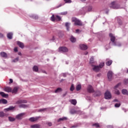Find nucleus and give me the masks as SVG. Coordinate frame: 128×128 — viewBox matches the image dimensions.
<instances>
[{
  "label": "nucleus",
  "instance_id": "1",
  "mask_svg": "<svg viewBox=\"0 0 128 128\" xmlns=\"http://www.w3.org/2000/svg\"><path fill=\"white\" fill-rule=\"evenodd\" d=\"M104 62H102L100 64L99 66L92 64L91 66L92 68V70H94V72H100V68H104Z\"/></svg>",
  "mask_w": 128,
  "mask_h": 128
},
{
  "label": "nucleus",
  "instance_id": "2",
  "mask_svg": "<svg viewBox=\"0 0 128 128\" xmlns=\"http://www.w3.org/2000/svg\"><path fill=\"white\" fill-rule=\"evenodd\" d=\"M72 22H74V26H82V22L76 18H72Z\"/></svg>",
  "mask_w": 128,
  "mask_h": 128
},
{
  "label": "nucleus",
  "instance_id": "3",
  "mask_svg": "<svg viewBox=\"0 0 128 128\" xmlns=\"http://www.w3.org/2000/svg\"><path fill=\"white\" fill-rule=\"evenodd\" d=\"M110 6L112 8H115L116 10H118V8H120V4H118L116 2H112L110 4Z\"/></svg>",
  "mask_w": 128,
  "mask_h": 128
},
{
  "label": "nucleus",
  "instance_id": "4",
  "mask_svg": "<svg viewBox=\"0 0 128 128\" xmlns=\"http://www.w3.org/2000/svg\"><path fill=\"white\" fill-rule=\"evenodd\" d=\"M24 116H26V112L20 113L16 116V118L18 120H20L24 118Z\"/></svg>",
  "mask_w": 128,
  "mask_h": 128
},
{
  "label": "nucleus",
  "instance_id": "5",
  "mask_svg": "<svg viewBox=\"0 0 128 128\" xmlns=\"http://www.w3.org/2000/svg\"><path fill=\"white\" fill-rule=\"evenodd\" d=\"M104 98L106 100H110L112 98V94L108 90L104 94Z\"/></svg>",
  "mask_w": 128,
  "mask_h": 128
},
{
  "label": "nucleus",
  "instance_id": "6",
  "mask_svg": "<svg viewBox=\"0 0 128 128\" xmlns=\"http://www.w3.org/2000/svg\"><path fill=\"white\" fill-rule=\"evenodd\" d=\"M58 50L60 52H68V49L66 47H60L58 48Z\"/></svg>",
  "mask_w": 128,
  "mask_h": 128
},
{
  "label": "nucleus",
  "instance_id": "7",
  "mask_svg": "<svg viewBox=\"0 0 128 128\" xmlns=\"http://www.w3.org/2000/svg\"><path fill=\"white\" fill-rule=\"evenodd\" d=\"M120 83H119L117 84L114 88V91H115V94H120V91L118 90V88L120 87Z\"/></svg>",
  "mask_w": 128,
  "mask_h": 128
},
{
  "label": "nucleus",
  "instance_id": "8",
  "mask_svg": "<svg viewBox=\"0 0 128 128\" xmlns=\"http://www.w3.org/2000/svg\"><path fill=\"white\" fill-rule=\"evenodd\" d=\"M112 74H114L112 73V72L109 71L108 72L107 74V76L109 80H112Z\"/></svg>",
  "mask_w": 128,
  "mask_h": 128
},
{
  "label": "nucleus",
  "instance_id": "9",
  "mask_svg": "<svg viewBox=\"0 0 128 128\" xmlns=\"http://www.w3.org/2000/svg\"><path fill=\"white\" fill-rule=\"evenodd\" d=\"M14 108H16L15 106H10L9 108L4 109V112H10V110H14Z\"/></svg>",
  "mask_w": 128,
  "mask_h": 128
},
{
  "label": "nucleus",
  "instance_id": "10",
  "mask_svg": "<svg viewBox=\"0 0 128 128\" xmlns=\"http://www.w3.org/2000/svg\"><path fill=\"white\" fill-rule=\"evenodd\" d=\"M79 46L80 50H88V46L84 44H80Z\"/></svg>",
  "mask_w": 128,
  "mask_h": 128
},
{
  "label": "nucleus",
  "instance_id": "11",
  "mask_svg": "<svg viewBox=\"0 0 128 128\" xmlns=\"http://www.w3.org/2000/svg\"><path fill=\"white\" fill-rule=\"evenodd\" d=\"M28 101L24 100H20L16 102V104H26Z\"/></svg>",
  "mask_w": 128,
  "mask_h": 128
},
{
  "label": "nucleus",
  "instance_id": "12",
  "mask_svg": "<svg viewBox=\"0 0 128 128\" xmlns=\"http://www.w3.org/2000/svg\"><path fill=\"white\" fill-rule=\"evenodd\" d=\"M87 90L88 92H94V88H92V86L90 85L88 86Z\"/></svg>",
  "mask_w": 128,
  "mask_h": 128
},
{
  "label": "nucleus",
  "instance_id": "13",
  "mask_svg": "<svg viewBox=\"0 0 128 128\" xmlns=\"http://www.w3.org/2000/svg\"><path fill=\"white\" fill-rule=\"evenodd\" d=\"M80 110H76L74 109H72L70 110V113L72 114H80Z\"/></svg>",
  "mask_w": 128,
  "mask_h": 128
},
{
  "label": "nucleus",
  "instance_id": "14",
  "mask_svg": "<svg viewBox=\"0 0 128 128\" xmlns=\"http://www.w3.org/2000/svg\"><path fill=\"white\" fill-rule=\"evenodd\" d=\"M38 118H40V117H32V118H30V119H29V120L30 122H36V120H38Z\"/></svg>",
  "mask_w": 128,
  "mask_h": 128
},
{
  "label": "nucleus",
  "instance_id": "15",
  "mask_svg": "<svg viewBox=\"0 0 128 128\" xmlns=\"http://www.w3.org/2000/svg\"><path fill=\"white\" fill-rule=\"evenodd\" d=\"M109 36L110 38L111 42H114V40H116V37H114V34H110Z\"/></svg>",
  "mask_w": 128,
  "mask_h": 128
},
{
  "label": "nucleus",
  "instance_id": "16",
  "mask_svg": "<svg viewBox=\"0 0 128 128\" xmlns=\"http://www.w3.org/2000/svg\"><path fill=\"white\" fill-rule=\"evenodd\" d=\"M68 120V118L66 117H62L60 118L57 120L58 122H64V120Z\"/></svg>",
  "mask_w": 128,
  "mask_h": 128
},
{
  "label": "nucleus",
  "instance_id": "17",
  "mask_svg": "<svg viewBox=\"0 0 128 128\" xmlns=\"http://www.w3.org/2000/svg\"><path fill=\"white\" fill-rule=\"evenodd\" d=\"M18 87H14L13 90H12L11 92L12 94H16L18 92Z\"/></svg>",
  "mask_w": 128,
  "mask_h": 128
},
{
  "label": "nucleus",
  "instance_id": "18",
  "mask_svg": "<svg viewBox=\"0 0 128 128\" xmlns=\"http://www.w3.org/2000/svg\"><path fill=\"white\" fill-rule=\"evenodd\" d=\"M12 88L10 87H6L4 88V92H12Z\"/></svg>",
  "mask_w": 128,
  "mask_h": 128
},
{
  "label": "nucleus",
  "instance_id": "19",
  "mask_svg": "<svg viewBox=\"0 0 128 128\" xmlns=\"http://www.w3.org/2000/svg\"><path fill=\"white\" fill-rule=\"evenodd\" d=\"M17 44L20 46V48H24V43L20 42H17Z\"/></svg>",
  "mask_w": 128,
  "mask_h": 128
},
{
  "label": "nucleus",
  "instance_id": "20",
  "mask_svg": "<svg viewBox=\"0 0 128 128\" xmlns=\"http://www.w3.org/2000/svg\"><path fill=\"white\" fill-rule=\"evenodd\" d=\"M30 18H32L34 20H38V16L36 14H32L30 16Z\"/></svg>",
  "mask_w": 128,
  "mask_h": 128
},
{
  "label": "nucleus",
  "instance_id": "21",
  "mask_svg": "<svg viewBox=\"0 0 128 128\" xmlns=\"http://www.w3.org/2000/svg\"><path fill=\"white\" fill-rule=\"evenodd\" d=\"M116 20L118 22V23L120 26H122V20H120V18L118 17L116 18Z\"/></svg>",
  "mask_w": 128,
  "mask_h": 128
},
{
  "label": "nucleus",
  "instance_id": "22",
  "mask_svg": "<svg viewBox=\"0 0 128 128\" xmlns=\"http://www.w3.org/2000/svg\"><path fill=\"white\" fill-rule=\"evenodd\" d=\"M40 125L38 124H34L30 126V128H40Z\"/></svg>",
  "mask_w": 128,
  "mask_h": 128
},
{
  "label": "nucleus",
  "instance_id": "23",
  "mask_svg": "<svg viewBox=\"0 0 128 128\" xmlns=\"http://www.w3.org/2000/svg\"><path fill=\"white\" fill-rule=\"evenodd\" d=\"M8 119L9 122H15L16 120V118L12 116H8Z\"/></svg>",
  "mask_w": 128,
  "mask_h": 128
},
{
  "label": "nucleus",
  "instance_id": "24",
  "mask_svg": "<svg viewBox=\"0 0 128 128\" xmlns=\"http://www.w3.org/2000/svg\"><path fill=\"white\" fill-rule=\"evenodd\" d=\"M70 40L72 42H76V39L74 36H71L70 38Z\"/></svg>",
  "mask_w": 128,
  "mask_h": 128
},
{
  "label": "nucleus",
  "instance_id": "25",
  "mask_svg": "<svg viewBox=\"0 0 128 128\" xmlns=\"http://www.w3.org/2000/svg\"><path fill=\"white\" fill-rule=\"evenodd\" d=\"M0 96H2L3 98H6V97L8 96V94H5V93L4 92H0Z\"/></svg>",
  "mask_w": 128,
  "mask_h": 128
},
{
  "label": "nucleus",
  "instance_id": "26",
  "mask_svg": "<svg viewBox=\"0 0 128 128\" xmlns=\"http://www.w3.org/2000/svg\"><path fill=\"white\" fill-rule=\"evenodd\" d=\"M46 110H48V108H43L38 110V112H46Z\"/></svg>",
  "mask_w": 128,
  "mask_h": 128
},
{
  "label": "nucleus",
  "instance_id": "27",
  "mask_svg": "<svg viewBox=\"0 0 128 128\" xmlns=\"http://www.w3.org/2000/svg\"><path fill=\"white\" fill-rule=\"evenodd\" d=\"M0 56H2V58H8V54L4 52H2L0 53Z\"/></svg>",
  "mask_w": 128,
  "mask_h": 128
},
{
  "label": "nucleus",
  "instance_id": "28",
  "mask_svg": "<svg viewBox=\"0 0 128 128\" xmlns=\"http://www.w3.org/2000/svg\"><path fill=\"white\" fill-rule=\"evenodd\" d=\"M70 22H66V24H65V26H66V30H70Z\"/></svg>",
  "mask_w": 128,
  "mask_h": 128
},
{
  "label": "nucleus",
  "instance_id": "29",
  "mask_svg": "<svg viewBox=\"0 0 128 128\" xmlns=\"http://www.w3.org/2000/svg\"><path fill=\"white\" fill-rule=\"evenodd\" d=\"M72 104L76 106V100H70Z\"/></svg>",
  "mask_w": 128,
  "mask_h": 128
},
{
  "label": "nucleus",
  "instance_id": "30",
  "mask_svg": "<svg viewBox=\"0 0 128 128\" xmlns=\"http://www.w3.org/2000/svg\"><path fill=\"white\" fill-rule=\"evenodd\" d=\"M94 56H92L90 58V64L92 65L93 64H94Z\"/></svg>",
  "mask_w": 128,
  "mask_h": 128
},
{
  "label": "nucleus",
  "instance_id": "31",
  "mask_svg": "<svg viewBox=\"0 0 128 128\" xmlns=\"http://www.w3.org/2000/svg\"><path fill=\"white\" fill-rule=\"evenodd\" d=\"M7 37L10 40H12V33L10 32V33H8V34H7Z\"/></svg>",
  "mask_w": 128,
  "mask_h": 128
},
{
  "label": "nucleus",
  "instance_id": "32",
  "mask_svg": "<svg viewBox=\"0 0 128 128\" xmlns=\"http://www.w3.org/2000/svg\"><path fill=\"white\" fill-rule=\"evenodd\" d=\"M81 88H82V85H80V84H78L76 86V90L77 91L80 90Z\"/></svg>",
  "mask_w": 128,
  "mask_h": 128
},
{
  "label": "nucleus",
  "instance_id": "33",
  "mask_svg": "<svg viewBox=\"0 0 128 128\" xmlns=\"http://www.w3.org/2000/svg\"><path fill=\"white\" fill-rule=\"evenodd\" d=\"M122 94H127L128 96V92L126 90H124V89L122 90Z\"/></svg>",
  "mask_w": 128,
  "mask_h": 128
},
{
  "label": "nucleus",
  "instance_id": "34",
  "mask_svg": "<svg viewBox=\"0 0 128 128\" xmlns=\"http://www.w3.org/2000/svg\"><path fill=\"white\" fill-rule=\"evenodd\" d=\"M1 104H8V100L6 99H1Z\"/></svg>",
  "mask_w": 128,
  "mask_h": 128
},
{
  "label": "nucleus",
  "instance_id": "35",
  "mask_svg": "<svg viewBox=\"0 0 128 128\" xmlns=\"http://www.w3.org/2000/svg\"><path fill=\"white\" fill-rule=\"evenodd\" d=\"M62 90L61 88H58L54 92L56 94H58V92H62Z\"/></svg>",
  "mask_w": 128,
  "mask_h": 128
},
{
  "label": "nucleus",
  "instance_id": "36",
  "mask_svg": "<svg viewBox=\"0 0 128 128\" xmlns=\"http://www.w3.org/2000/svg\"><path fill=\"white\" fill-rule=\"evenodd\" d=\"M18 60H20V58H18H18L12 60V62H18Z\"/></svg>",
  "mask_w": 128,
  "mask_h": 128
},
{
  "label": "nucleus",
  "instance_id": "37",
  "mask_svg": "<svg viewBox=\"0 0 128 128\" xmlns=\"http://www.w3.org/2000/svg\"><path fill=\"white\" fill-rule=\"evenodd\" d=\"M112 64V60H108L106 62V66H110Z\"/></svg>",
  "mask_w": 128,
  "mask_h": 128
},
{
  "label": "nucleus",
  "instance_id": "38",
  "mask_svg": "<svg viewBox=\"0 0 128 128\" xmlns=\"http://www.w3.org/2000/svg\"><path fill=\"white\" fill-rule=\"evenodd\" d=\"M33 70L34 72H38V68L37 66H34L33 67Z\"/></svg>",
  "mask_w": 128,
  "mask_h": 128
},
{
  "label": "nucleus",
  "instance_id": "39",
  "mask_svg": "<svg viewBox=\"0 0 128 128\" xmlns=\"http://www.w3.org/2000/svg\"><path fill=\"white\" fill-rule=\"evenodd\" d=\"M62 20V18H60V16H56V20L60 22V20Z\"/></svg>",
  "mask_w": 128,
  "mask_h": 128
},
{
  "label": "nucleus",
  "instance_id": "40",
  "mask_svg": "<svg viewBox=\"0 0 128 128\" xmlns=\"http://www.w3.org/2000/svg\"><path fill=\"white\" fill-rule=\"evenodd\" d=\"M74 84H72L70 88V90L71 92H74Z\"/></svg>",
  "mask_w": 128,
  "mask_h": 128
},
{
  "label": "nucleus",
  "instance_id": "41",
  "mask_svg": "<svg viewBox=\"0 0 128 128\" xmlns=\"http://www.w3.org/2000/svg\"><path fill=\"white\" fill-rule=\"evenodd\" d=\"M20 108H28V105L22 104L19 106Z\"/></svg>",
  "mask_w": 128,
  "mask_h": 128
},
{
  "label": "nucleus",
  "instance_id": "42",
  "mask_svg": "<svg viewBox=\"0 0 128 128\" xmlns=\"http://www.w3.org/2000/svg\"><path fill=\"white\" fill-rule=\"evenodd\" d=\"M50 18L52 22H54V20H56V18H54V14Z\"/></svg>",
  "mask_w": 128,
  "mask_h": 128
},
{
  "label": "nucleus",
  "instance_id": "43",
  "mask_svg": "<svg viewBox=\"0 0 128 128\" xmlns=\"http://www.w3.org/2000/svg\"><path fill=\"white\" fill-rule=\"evenodd\" d=\"M60 14H61L62 16H66V14H68V12H61Z\"/></svg>",
  "mask_w": 128,
  "mask_h": 128
},
{
  "label": "nucleus",
  "instance_id": "44",
  "mask_svg": "<svg viewBox=\"0 0 128 128\" xmlns=\"http://www.w3.org/2000/svg\"><path fill=\"white\" fill-rule=\"evenodd\" d=\"M0 116L1 118H4V113L2 112H0Z\"/></svg>",
  "mask_w": 128,
  "mask_h": 128
},
{
  "label": "nucleus",
  "instance_id": "45",
  "mask_svg": "<svg viewBox=\"0 0 128 128\" xmlns=\"http://www.w3.org/2000/svg\"><path fill=\"white\" fill-rule=\"evenodd\" d=\"M64 2H66V4H70V2H72L71 0H64Z\"/></svg>",
  "mask_w": 128,
  "mask_h": 128
},
{
  "label": "nucleus",
  "instance_id": "46",
  "mask_svg": "<svg viewBox=\"0 0 128 128\" xmlns=\"http://www.w3.org/2000/svg\"><path fill=\"white\" fill-rule=\"evenodd\" d=\"M115 108H120V104L118 103V104H116L114 105Z\"/></svg>",
  "mask_w": 128,
  "mask_h": 128
},
{
  "label": "nucleus",
  "instance_id": "47",
  "mask_svg": "<svg viewBox=\"0 0 128 128\" xmlns=\"http://www.w3.org/2000/svg\"><path fill=\"white\" fill-rule=\"evenodd\" d=\"M88 12H92V6H90L88 8Z\"/></svg>",
  "mask_w": 128,
  "mask_h": 128
},
{
  "label": "nucleus",
  "instance_id": "48",
  "mask_svg": "<svg viewBox=\"0 0 128 128\" xmlns=\"http://www.w3.org/2000/svg\"><path fill=\"white\" fill-rule=\"evenodd\" d=\"M114 46H122V44L120 43H117L116 44H114Z\"/></svg>",
  "mask_w": 128,
  "mask_h": 128
},
{
  "label": "nucleus",
  "instance_id": "49",
  "mask_svg": "<svg viewBox=\"0 0 128 128\" xmlns=\"http://www.w3.org/2000/svg\"><path fill=\"white\" fill-rule=\"evenodd\" d=\"M46 124L48 126H52V124L50 122H48Z\"/></svg>",
  "mask_w": 128,
  "mask_h": 128
},
{
  "label": "nucleus",
  "instance_id": "50",
  "mask_svg": "<svg viewBox=\"0 0 128 128\" xmlns=\"http://www.w3.org/2000/svg\"><path fill=\"white\" fill-rule=\"evenodd\" d=\"M94 126L96 128H100V124H94Z\"/></svg>",
  "mask_w": 128,
  "mask_h": 128
},
{
  "label": "nucleus",
  "instance_id": "51",
  "mask_svg": "<svg viewBox=\"0 0 128 128\" xmlns=\"http://www.w3.org/2000/svg\"><path fill=\"white\" fill-rule=\"evenodd\" d=\"M80 29H77L76 30V34H80Z\"/></svg>",
  "mask_w": 128,
  "mask_h": 128
},
{
  "label": "nucleus",
  "instance_id": "52",
  "mask_svg": "<svg viewBox=\"0 0 128 128\" xmlns=\"http://www.w3.org/2000/svg\"><path fill=\"white\" fill-rule=\"evenodd\" d=\"M12 82H14L12 79H10L9 84H12Z\"/></svg>",
  "mask_w": 128,
  "mask_h": 128
},
{
  "label": "nucleus",
  "instance_id": "53",
  "mask_svg": "<svg viewBox=\"0 0 128 128\" xmlns=\"http://www.w3.org/2000/svg\"><path fill=\"white\" fill-rule=\"evenodd\" d=\"M68 94V92H65L64 94H63V96H66Z\"/></svg>",
  "mask_w": 128,
  "mask_h": 128
},
{
  "label": "nucleus",
  "instance_id": "54",
  "mask_svg": "<svg viewBox=\"0 0 128 128\" xmlns=\"http://www.w3.org/2000/svg\"><path fill=\"white\" fill-rule=\"evenodd\" d=\"M14 51L16 52H18V48L16 47L14 48Z\"/></svg>",
  "mask_w": 128,
  "mask_h": 128
},
{
  "label": "nucleus",
  "instance_id": "55",
  "mask_svg": "<svg viewBox=\"0 0 128 128\" xmlns=\"http://www.w3.org/2000/svg\"><path fill=\"white\" fill-rule=\"evenodd\" d=\"M4 36V34H2V33H0V38H2Z\"/></svg>",
  "mask_w": 128,
  "mask_h": 128
},
{
  "label": "nucleus",
  "instance_id": "56",
  "mask_svg": "<svg viewBox=\"0 0 128 128\" xmlns=\"http://www.w3.org/2000/svg\"><path fill=\"white\" fill-rule=\"evenodd\" d=\"M62 6V4H59V6H57V8H60V6Z\"/></svg>",
  "mask_w": 128,
  "mask_h": 128
},
{
  "label": "nucleus",
  "instance_id": "57",
  "mask_svg": "<svg viewBox=\"0 0 128 128\" xmlns=\"http://www.w3.org/2000/svg\"><path fill=\"white\" fill-rule=\"evenodd\" d=\"M114 102H118V99H115V100H114Z\"/></svg>",
  "mask_w": 128,
  "mask_h": 128
},
{
  "label": "nucleus",
  "instance_id": "58",
  "mask_svg": "<svg viewBox=\"0 0 128 128\" xmlns=\"http://www.w3.org/2000/svg\"><path fill=\"white\" fill-rule=\"evenodd\" d=\"M18 56H22V53L20 52H19L18 53Z\"/></svg>",
  "mask_w": 128,
  "mask_h": 128
},
{
  "label": "nucleus",
  "instance_id": "59",
  "mask_svg": "<svg viewBox=\"0 0 128 128\" xmlns=\"http://www.w3.org/2000/svg\"><path fill=\"white\" fill-rule=\"evenodd\" d=\"M88 54V52H85L84 54L86 55V54Z\"/></svg>",
  "mask_w": 128,
  "mask_h": 128
},
{
  "label": "nucleus",
  "instance_id": "60",
  "mask_svg": "<svg viewBox=\"0 0 128 128\" xmlns=\"http://www.w3.org/2000/svg\"><path fill=\"white\" fill-rule=\"evenodd\" d=\"M86 0H81L82 2H86Z\"/></svg>",
  "mask_w": 128,
  "mask_h": 128
},
{
  "label": "nucleus",
  "instance_id": "61",
  "mask_svg": "<svg viewBox=\"0 0 128 128\" xmlns=\"http://www.w3.org/2000/svg\"><path fill=\"white\" fill-rule=\"evenodd\" d=\"M43 72H44V74H46V71H44Z\"/></svg>",
  "mask_w": 128,
  "mask_h": 128
},
{
  "label": "nucleus",
  "instance_id": "62",
  "mask_svg": "<svg viewBox=\"0 0 128 128\" xmlns=\"http://www.w3.org/2000/svg\"><path fill=\"white\" fill-rule=\"evenodd\" d=\"M0 104H2L1 100H0Z\"/></svg>",
  "mask_w": 128,
  "mask_h": 128
},
{
  "label": "nucleus",
  "instance_id": "63",
  "mask_svg": "<svg viewBox=\"0 0 128 128\" xmlns=\"http://www.w3.org/2000/svg\"><path fill=\"white\" fill-rule=\"evenodd\" d=\"M72 128H74V126H72Z\"/></svg>",
  "mask_w": 128,
  "mask_h": 128
},
{
  "label": "nucleus",
  "instance_id": "64",
  "mask_svg": "<svg viewBox=\"0 0 128 128\" xmlns=\"http://www.w3.org/2000/svg\"><path fill=\"white\" fill-rule=\"evenodd\" d=\"M64 76L66 77V75H64Z\"/></svg>",
  "mask_w": 128,
  "mask_h": 128
}]
</instances>
